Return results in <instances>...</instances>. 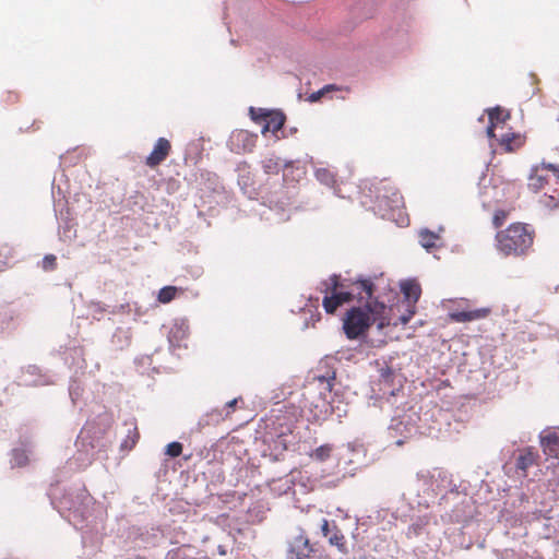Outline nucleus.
I'll list each match as a JSON object with an SVG mask.
<instances>
[{"mask_svg": "<svg viewBox=\"0 0 559 559\" xmlns=\"http://www.w3.org/2000/svg\"><path fill=\"white\" fill-rule=\"evenodd\" d=\"M359 299L367 298L364 307H352L343 319V330L348 340H357L366 335L370 326L376 323L379 330L390 325V318L386 316V306L383 302L372 299L373 283L370 280H359L354 283Z\"/></svg>", "mask_w": 559, "mask_h": 559, "instance_id": "nucleus-1", "label": "nucleus"}, {"mask_svg": "<svg viewBox=\"0 0 559 559\" xmlns=\"http://www.w3.org/2000/svg\"><path fill=\"white\" fill-rule=\"evenodd\" d=\"M535 229L525 223H512L496 235V248L504 257H523L532 249Z\"/></svg>", "mask_w": 559, "mask_h": 559, "instance_id": "nucleus-2", "label": "nucleus"}, {"mask_svg": "<svg viewBox=\"0 0 559 559\" xmlns=\"http://www.w3.org/2000/svg\"><path fill=\"white\" fill-rule=\"evenodd\" d=\"M343 284L340 275L333 274L328 280L320 283V292L324 294L322 306L326 313L333 314L338 307L353 300L354 295L350 292H343Z\"/></svg>", "mask_w": 559, "mask_h": 559, "instance_id": "nucleus-3", "label": "nucleus"}, {"mask_svg": "<svg viewBox=\"0 0 559 559\" xmlns=\"http://www.w3.org/2000/svg\"><path fill=\"white\" fill-rule=\"evenodd\" d=\"M289 559H328L321 556L319 549L309 544V539L304 534L294 536L288 543Z\"/></svg>", "mask_w": 559, "mask_h": 559, "instance_id": "nucleus-4", "label": "nucleus"}, {"mask_svg": "<svg viewBox=\"0 0 559 559\" xmlns=\"http://www.w3.org/2000/svg\"><path fill=\"white\" fill-rule=\"evenodd\" d=\"M257 135L247 130H235L228 139V146L236 154L249 153L257 143Z\"/></svg>", "mask_w": 559, "mask_h": 559, "instance_id": "nucleus-5", "label": "nucleus"}, {"mask_svg": "<svg viewBox=\"0 0 559 559\" xmlns=\"http://www.w3.org/2000/svg\"><path fill=\"white\" fill-rule=\"evenodd\" d=\"M379 194L377 197L380 204L388 210L394 211L400 210L404 206V198L401 192L389 183H383L379 189Z\"/></svg>", "mask_w": 559, "mask_h": 559, "instance_id": "nucleus-6", "label": "nucleus"}, {"mask_svg": "<svg viewBox=\"0 0 559 559\" xmlns=\"http://www.w3.org/2000/svg\"><path fill=\"white\" fill-rule=\"evenodd\" d=\"M171 143L166 138H158L152 152L145 158V165L150 168L159 166L171 153Z\"/></svg>", "mask_w": 559, "mask_h": 559, "instance_id": "nucleus-7", "label": "nucleus"}, {"mask_svg": "<svg viewBox=\"0 0 559 559\" xmlns=\"http://www.w3.org/2000/svg\"><path fill=\"white\" fill-rule=\"evenodd\" d=\"M539 455L533 448L520 450L515 460V468L521 477H527L528 468L538 464Z\"/></svg>", "mask_w": 559, "mask_h": 559, "instance_id": "nucleus-8", "label": "nucleus"}, {"mask_svg": "<svg viewBox=\"0 0 559 559\" xmlns=\"http://www.w3.org/2000/svg\"><path fill=\"white\" fill-rule=\"evenodd\" d=\"M321 532L324 537H328L329 543L332 546L337 547L342 552H346L345 536L334 523L331 527L330 522L326 519H323L321 523Z\"/></svg>", "mask_w": 559, "mask_h": 559, "instance_id": "nucleus-9", "label": "nucleus"}, {"mask_svg": "<svg viewBox=\"0 0 559 559\" xmlns=\"http://www.w3.org/2000/svg\"><path fill=\"white\" fill-rule=\"evenodd\" d=\"M489 124L487 127V135L489 138H496L495 130L500 126L504 124L510 119L509 110L497 106L487 110Z\"/></svg>", "mask_w": 559, "mask_h": 559, "instance_id": "nucleus-10", "label": "nucleus"}, {"mask_svg": "<svg viewBox=\"0 0 559 559\" xmlns=\"http://www.w3.org/2000/svg\"><path fill=\"white\" fill-rule=\"evenodd\" d=\"M166 559H206V555L194 546L182 545L169 550Z\"/></svg>", "mask_w": 559, "mask_h": 559, "instance_id": "nucleus-11", "label": "nucleus"}, {"mask_svg": "<svg viewBox=\"0 0 559 559\" xmlns=\"http://www.w3.org/2000/svg\"><path fill=\"white\" fill-rule=\"evenodd\" d=\"M546 164L543 163L540 166H537L532 169L528 176L527 187L533 192L540 191L548 183V169L545 167Z\"/></svg>", "mask_w": 559, "mask_h": 559, "instance_id": "nucleus-12", "label": "nucleus"}, {"mask_svg": "<svg viewBox=\"0 0 559 559\" xmlns=\"http://www.w3.org/2000/svg\"><path fill=\"white\" fill-rule=\"evenodd\" d=\"M540 447L546 455L558 456L559 433L551 430L543 431L540 433Z\"/></svg>", "mask_w": 559, "mask_h": 559, "instance_id": "nucleus-13", "label": "nucleus"}, {"mask_svg": "<svg viewBox=\"0 0 559 559\" xmlns=\"http://www.w3.org/2000/svg\"><path fill=\"white\" fill-rule=\"evenodd\" d=\"M490 313L489 308H478L468 311H455L450 313V318L454 322H471L486 318Z\"/></svg>", "mask_w": 559, "mask_h": 559, "instance_id": "nucleus-14", "label": "nucleus"}, {"mask_svg": "<svg viewBox=\"0 0 559 559\" xmlns=\"http://www.w3.org/2000/svg\"><path fill=\"white\" fill-rule=\"evenodd\" d=\"M525 143V138L520 133H506L499 139V145L506 153H513L520 150Z\"/></svg>", "mask_w": 559, "mask_h": 559, "instance_id": "nucleus-15", "label": "nucleus"}, {"mask_svg": "<svg viewBox=\"0 0 559 559\" xmlns=\"http://www.w3.org/2000/svg\"><path fill=\"white\" fill-rule=\"evenodd\" d=\"M401 290L404 295L405 300L402 304H413L416 306L420 295L421 288L420 285L416 281H406L402 283Z\"/></svg>", "mask_w": 559, "mask_h": 559, "instance_id": "nucleus-16", "label": "nucleus"}, {"mask_svg": "<svg viewBox=\"0 0 559 559\" xmlns=\"http://www.w3.org/2000/svg\"><path fill=\"white\" fill-rule=\"evenodd\" d=\"M285 123V116L280 111H270L267 118L262 126L261 132L265 134L271 131L273 133L277 132L283 128Z\"/></svg>", "mask_w": 559, "mask_h": 559, "instance_id": "nucleus-17", "label": "nucleus"}, {"mask_svg": "<svg viewBox=\"0 0 559 559\" xmlns=\"http://www.w3.org/2000/svg\"><path fill=\"white\" fill-rule=\"evenodd\" d=\"M440 236L428 229H424L419 233V243L427 250H431L438 247Z\"/></svg>", "mask_w": 559, "mask_h": 559, "instance_id": "nucleus-18", "label": "nucleus"}, {"mask_svg": "<svg viewBox=\"0 0 559 559\" xmlns=\"http://www.w3.org/2000/svg\"><path fill=\"white\" fill-rule=\"evenodd\" d=\"M262 168L266 175H277L282 169V164L278 157L272 156L262 160Z\"/></svg>", "mask_w": 559, "mask_h": 559, "instance_id": "nucleus-19", "label": "nucleus"}, {"mask_svg": "<svg viewBox=\"0 0 559 559\" xmlns=\"http://www.w3.org/2000/svg\"><path fill=\"white\" fill-rule=\"evenodd\" d=\"M88 444L92 449H95V448H105V444L100 442L99 439L96 440V442H94L92 440V428L90 427H86L82 430L80 437H79V444H81L82 447H85V444Z\"/></svg>", "mask_w": 559, "mask_h": 559, "instance_id": "nucleus-20", "label": "nucleus"}, {"mask_svg": "<svg viewBox=\"0 0 559 559\" xmlns=\"http://www.w3.org/2000/svg\"><path fill=\"white\" fill-rule=\"evenodd\" d=\"M538 203L545 210H548V211L557 210V209H559V194L554 195V194L544 193L539 198Z\"/></svg>", "mask_w": 559, "mask_h": 559, "instance_id": "nucleus-21", "label": "nucleus"}, {"mask_svg": "<svg viewBox=\"0 0 559 559\" xmlns=\"http://www.w3.org/2000/svg\"><path fill=\"white\" fill-rule=\"evenodd\" d=\"M332 450L330 444L320 445L310 453V457L318 462H324L331 456Z\"/></svg>", "mask_w": 559, "mask_h": 559, "instance_id": "nucleus-22", "label": "nucleus"}, {"mask_svg": "<svg viewBox=\"0 0 559 559\" xmlns=\"http://www.w3.org/2000/svg\"><path fill=\"white\" fill-rule=\"evenodd\" d=\"M177 292L178 289L175 286H165L159 289L157 300L160 304H168L176 298Z\"/></svg>", "mask_w": 559, "mask_h": 559, "instance_id": "nucleus-23", "label": "nucleus"}, {"mask_svg": "<svg viewBox=\"0 0 559 559\" xmlns=\"http://www.w3.org/2000/svg\"><path fill=\"white\" fill-rule=\"evenodd\" d=\"M316 178L325 186H333L335 182L334 174L326 168L317 169Z\"/></svg>", "mask_w": 559, "mask_h": 559, "instance_id": "nucleus-24", "label": "nucleus"}, {"mask_svg": "<svg viewBox=\"0 0 559 559\" xmlns=\"http://www.w3.org/2000/svg\"><path fill=\"white\" fill-rule=\"evenodd\" d=\"M341 87H338L337 85L335 84H328L325 86H323L321 90L312 93L310 96H309V100L311 103H314V102H318L320 100L325 94L332 92V91H340Z\"/></svg>", "mask_w": 559, "mask_h": 559, "instance_id": "nucleus-25", "label": "nucleus"}, {"mask_svg": "<svg viewBox=\"0 0 559 559\" xmlns=\"http://www.w3.org/2000/svg\"><path fill=\"white\" fill-rule=\"evenodd\" d=\"M402 306L405 308L400 317V323L405 325L407 324L411 319L416 313V306L413 304H402Z\"/></svg>", "mask_w": 559, "mask_h": 559, "instance_id": "nucleus-26", "label": "nucleus"}, {"mask_svg": "<svg viewBox=\"0 0 559 559\" xmlns=\"http://www.w3.org/2000/svg\"><path fill=\"white\" fill-rule=\"evenodd\" d=\"M270 111L265 110V109H262V108H253L251 107L250 108V117L253 121H255L257 123H260V124H264L266 118H267V115H269Z\"/></svg>", "mask_w": 559, "mask_h": 559, "instance_id": "nucleus-27", "label": "nucleus"}, {"mask_svg": "<svg viewBox=\"0 0 559 559\" xmlns=\"http://www.w3.org/2000/svg\"><path fill=\"white\" fill-rule=\"evenodd\" d=\"M114 342L123 343L126 346H129L131 343V332L130 330L117 329L112 336Z\"/></svg>", "mask_w": 559, "mask_h": 559, "instance_id": "nucleus-28", "label": "nucleus"}, {"mask_svg": "<svg viewBox=\"0 0 559 559\" xmlns=\"http://www.w3.org/2000/svg\"><path fill=\"white\" fill-rule=\"evenodd\" d=\"M509 216V212L506 211V210H496L495 213H493V216H492V225L496 227V228H499L501 227L504 222L507 221Z\"/></svg>", "mask_w": 559, "mask_h": 559, "instance_id": "nucleus-29", "label": "nucleus"}, {"mask_svg": "<svg viewBox=\"0 0 559 559\" xmlns=\"http://www.w3.org/2000/svg\"><path fill=\"white\" fill-rule=\"evenodd\" d=\"M41 269L46 272L57 269V258L53 254H46L41 261Z\"/></svg>", "mask_w": 559, "mask_h": 559, "instance_id": "nucleus-30", "label": "nucleus"}, {"mask_svg": "<svg viewBox=\"0 0 559 559\" xmlns=\"http://www.w3.org/2000/svg\"><path fill=\"white\" fill-rule=\"evenodd\" d=\"M182 453V444L180 442H171L166 447V454L170 457H177Z\"/></svg>", "mask_w": 559, "mask_h": 559, "instance_id": "nucleus-31", "label": "nucleus"}, {"mask_svg": "<svg viewBox=\"0 0 559 559\" xmlns=\"http://www.w3.org/2000/svg\"><path fill=\"white\" fill-rule=\"evenodd\" d=\"M545 167L548 169V171H551L554 176L559 180V166L554 164H546Z\"/></svg>", "mask_w": 559, "mask_h": 559, "instance_id": "nucleus-32", "label": "nucleus"}, {"mask_svg": "<svg viewBox=\"0 0 559 559\" xmlns=\"http://www.w3.org/2000/svg\"><path fill=\"white\" fill-rule=\"evenodd\" d=\"M290 408H292V416H293L294 420L296 421V420H297V418H298V416H300V412H299V409H298L297 407H295V406H292Z\"/></svg>", "mask_w": 559, "mask_h": 559, "instance_id": "nucleus-33", "label": "nucleus"}, {"mask_svg": "<svg viewBox=\"0 0 559 559\" xmlns=\"http://www.w3.org/2000/svg\"><path fill=\"white\" fill-rule=\"evenodd\" d=\"M236 404H237V400H236V399H234V400H231V401H229V402L227 403V406H228V407H234Z\"/></svg>", "mask_w": 559, "mask_h": 559, "instance_id": "nucleus-34", "label": "nucleus"}, {"mask_svg": "<svg viewBox=\"0 0 559 559\" xmlns=\"http://www.w3.org/2000/svg\"><path fill=\"white\" fill-rule=\"evenodd\" d=\"M218 552L222 556L226 555V550H225V548L223 546H218Z\"/></svg>", "mask_w": 559, "mask_h": 559, "instance_id": "nucleus-35", "label": "nucleus"}]
</instances>
